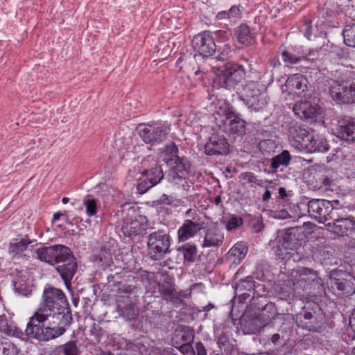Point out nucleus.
I'll list each match as a JSON object with an SVG mask.
<instances>
[{"label": "nucleus", "instance_id": "nucleus-9", "mask_svg": "<svg viewBox=\"0 0 355 355\" xmlns=\"http://www.w3.org/2000/svg\"><path fill=\"white\" fill-rule=\"evenodd\" d=\"M321 311L318 304L307 302L302 306V311L296 313L297 327L309 331H320L323 324Z\"/></svg>", "mask_w": 355, "mask_h": 355}, {"label": "nucleus", "instance_id": "nucleus-60", "mask_svg": "<svg viewBox=\"0 0 355 355\" xmlns=\"http://www.w3.org/2000/svg\"><path fill=\"white\" fill-rule=\"evenodd\" d=\"M184 216L187 218L186 220H192L196 222H200V217L198 211L196 209L189 208L184 213Z\"/></svg>", "mask_w": 355, "mask_h": 355}, {"label": "nucleus", "instance_id": "nucleus-54", "mask_svg": "<svg viewBox=\"0 0 355 355\" xmlns=\"http://www.w3.org/2000/svg\"><path fill=\"white\" fill-rule=\"evenodd\" d=\"M2 355H17L18 349L16 345L10 342H4L0 345Z\"/></svg>", "mask_w": 355, "mask_h": 355}, {"label": "nucleus", "instance_id": "nucleus-22", "mask_svg": "<svg viewBox=\"0 0 355 355\" xmlns=\"http://www.w3.org/2000/svg\"><path fill=\"white\" fill-rule=\"evenodd\" d=\"M230 144L223 135L213 134L205 145V153L209 156L224 155L229 152Z\"/></svg>", "mask_w": 355, "mask_h": 355}, {"label": "nucleus", "instance_id": "nucleus-38", "mask_svg": "<svg viewBox=\"0 0 355 355\" xmlns=\"http://www.w3.org/2000/svg\"><path fill=\"white\" fill-rule=\"evenodd\" d=\"M291 155L286 150H282L279 154L269 159L272 172H277L278 169L281 167H288L291 164Z\"/></svg>", "mask_w": 355, "mask_h": 355}, {"label": "nucleus", "instance_id": "nucleus-45", "mask_svg": "<svg viewBox=\"0 0 355 355\" xmlns=\"http://www.w3.org/2000/svg\"><path fill=\"white\" fill-rule=\"evenodd\" d=\"M141 223L137 220L123 223L121 232L126 237H132L141 234Z\"/></svg>", "mask_w": 355, "mask_h": 355}, {"label": "nucleus", "instance_id": "nucleus-40", "mask_svg": "<svg viewBox=\"0 0 355 355\" xmlns=\"http://www.w3.org/2000/svg\"><path fill=\"white\" fill-rule=\"evenodd\" d=\"M159 150L161 158L167 166H171L173 159L178 157V148L174 142H170Z\"/></svg>", "mask_w": 355, "mask_h": 355}, {"label": "nucleus", "instance_id": "nucleus-64", "mask_svg": "<svg viewBox=\"0 0 355 355\" xmlns=\"http://www.w3.org/2000/svg\"><path fill=\"white\" fill-rule=\"evenodd\" d=\"M12 323H10L6 318H0V331L7 335L10 331Z\"/></svg>", "mask_w": 355, "mask_h": 355}, {"label": "nucleus", "instance_id": "nucleus-20", "mask_svg": "<svg viewBox=\"0 0 355 355\" xmlns=\"http://www.w3.org/2000/svg\"><path fill=\"white\" fill-rule=\"evenodd\" d=\"M68 247L63 245H54L36 249V257L40 261L51 266H55L65 253H69Z\"/></svg>", "mask_w": 355, "mask_h": 355}, {"label": "nucleus", "instance_id": "nucleus-48", "mask_svg": "<svg viewBox=\"0 0 355 355\" xmlns=\"http://www.w3.org/2000/svg\"><path fill=\"white\" fill-rule=\"evenodd\" d=\"M188 178L189 174H170L168 181L178 187H182L184 190H187L189 187Z\"/></svg>", "mask_w": 355, "mask_h": 355}, {"label": "nucleus", "instance_id": "nucleus-58", "mask_svg": "<svg viewBox=\"0 0 355 355\" xmlns=\"http://www.w3.org/2000/svg\"><path fill=\"white\" fill-rule=\"evenodd\" d=\"M291 211V208H290V211H288L286 209L277 210L273 214V218L282 220L291 218L293 216Z\"/></svg>", "mask_w": 355, "mask_h": 355}, {"label": "nucleus", "instance_id": "nucleus-55", "mask_svg": "<svg viewBox=\"0 0 355 355\" xmlns=\"http://www.w3.org/2000/svg\"><path fill=\"white\" fill-rule=\"evenodd\" d=\"M155 185L152 183L146 178H144L143 180H140L137 186V189L139 193L144 194L147 192L150 188L155 187Z\"/></svg>", "mask_w": 355, "mask_h": 355}, {"label": "nucleus", "instance_id": "nucleus-14", "mask_svg": "<svg viewBox=\"0 0 355 355\" xmlns=\"http://www.w3.org/2000/svg\"><path fill=\"white\" fill-rule=\"evenodd\" d=\"M310 218L320 223L326 224L331 220L338 209L333 202L325 199H311Z\"/></svg>", "mask_w": 355, "mask_h": 355}, {"label": "nucleus", "instance_id": "nucleus-41", "mask_svg": "<svg viewBox=\"0 0 355 355\" xmlns=\"http://www.w3.org/2000/svg\"><path fill=\"white\" fill-rule=\"evenodd\" d=\"M223 242V234L217 229H209L207 232L205 239V247H218Z\"/></svg>", "mask_w": 355, "mask_h": 355}, {"label": "nucleus", "instance_id": "nucleus-2", "mask_svg": "<svg viewBox=\"0 0 355 355\" xmlns=\"http://www.w3.org/2000/svg\"><path fill=\"white\" fill-rule=\"evenodd\" d=\"M285 287H281L279 297L282 300L292 304L291 301L302 300L313 296H320L324 293L322 279L318 277L313 270L302 268L299 271L292 270L291 277H288L284 283Z\"/></svg>", "mask_w": 355, "mask_h": 355}, {"label": "nucleus", "instance_id": "nucleus-7", "mask_svg": "<svg viewBox=\"0 0 355 355\" xmlns=\"http://www.w3.org/2000/svg\"><path fill=\"white\" fill-rule=\"evenodd\" d=\"M329 93L338 104L355 103V73L348 71L343 77L334 80L329 87Z\"/></svg>", "mask_w": 355, "mask_h": 355}, {"label": "nucleus", "instance_id": "nucleus-1", "mask_svg": "<svg viewBox=\"0 0 355 355\" xmlns=\"http://www.w3.org/2000/svg\"><path fill=\"white\" fill-rule=\"evenodd\" d=\"M49 318V325L44 326L45 334L40 335L42 339H55L62 336L73 322L72 313L66 295L61 289L53 286L44 288L38 309L31 317L28 331H31V327L33 329L34 327L35 330H39L36 325H31L35 322L44 324Z\"/></svg>", "mask_w": 355, "mask_h": 355}, {"label": "nucleus", "instance_id": "nucleus-13", "mask_svg": "<svg viewBox=\"0 0 355 355\" xmlns=\"http://www.w3.org/2000/svg\"><path fill=\"white\" fill-rule=\"evenodd\" d=\"M192 46L196 53L193 58L196 62L209 58L216 53V44L209 31H203L195 35L192 40Z\"/></svg>", "mask_w": 355, "mask_h": 355}, {"label": "nucleus", "instance_id": "nucleus-61", "mask_svg": "<svg viewBox=\"0 0 355 355\" xmlns=\"http://www.w3.org/2000/svg\"><path fill=\"white\" fill-rule=\"evenodd\" d=\"M15 289L17 292L23 296L28 297L31 294L32 287L28 285H24L17 283L15 284Z\"/></svg>", "mask_w": 355, "mask_h": 355}, {"label": "nucleus", "instance_id": "nucleus-46", "mask_svg": "<svg viewBox=\"0 0 355 355\" xmlns=\"http://www.w3.org/2000/svg\"><path fill=\"white\" fill-rule=\"evenodd\" d=\"M260 323L262 322V319L257 315L250 318L248 321L245 322V324H243L244 328L248 327V334H257L261 331L263 328H270L269 326H261Z\"/></svg>", "mask_w": 355, "mask_h": 355}, {"label": "nucleus", "instance_id": "nucleus-18", "mask_svg": "<svg viewBox=\"0 0 355 355\" xmlns=\"http://www.w3.org/2000/svg\"><path fill=\"white\" fill-rule=\"evenodd\" d=\"M246 121L229 103L225 111V131L234 136H242L245 133Z\"/></svg>", "mask_w": 355, "mask_h": 355}, {"label": "nucleus", "instance_id": "nucleus-29", "mask_svg": "<svg viewBox=\"0 0 355 355\" xmlns=\"http://www.w3.org/2000/svg\"><path fill=\"white\" fill-rule=\"evenodd\" d=\"M338 3L331 1L325 2L322 6L318 8V17L322 19L321 22L327 27H336L338 22L334 19L337 15Z\"/></svg>", "mask_w": 355, "mask_h": 355}, {"label": "nucleus", "instance_id": "nucleus-51", "mask_svg": "<svg viewBox=\"0 0 355 355\" xmlns=\"http://www.w3.org/2000/svg\"><path fill=\"white\" fill-rule=\"evenodd\" d=\"M265 191L262 194L261 200L263 202H268L271 198L272 193L277 189V184L272 180H266L263 181Z\"/></svg>", "mask_w": 355, "mask_h": 355}, {"label": "nucleus", "instance_id": "nucleus-62", "mask_svg": "<svg viewBox=\"0 0 355 355\" xmlns=\"http://www.w3.org/2000/svg\"><path fill=\"white\" fill-rule=\"evenodd\" d=\"M293 196V193L291 190L287 191L284 187L278 188L277 198L283 200L284 202H287Z\"/></svg>", "mask_w": 355, "mask_h": 355}, {"label": "nucleus", "instance_id": "nucleus-43", "mask_svg": "<svg viewBox=\"0 0 355 355\" xmlns=\"http://www.w3.org/2000/svg\"><path fill=\"white\" fill-rule=\"evenodd\" d=\"M171 169L170 174H189L190 163L184 157H178L173 159L171 166H168Z\"/></svg>", "mask_w": 355, "mask_h": 355}, {"label": "nucleus", "instance_id": "nucleus-3", "mask_svg": "<svg viewBox=\"0 0 355 355\" xmlns=\"http://www.w3.org/2000/svg\"><path fill=\"white\" fill-rule=\"evenodd\" d=\"M300 240L297 237V230L291 228L278 230L273 241L272 248L277 259L282 261L285 266L291 259L295 262L297 249L300 246Z\"/></svg>", "mask_w": 355, "mask_h": 355}, {"label": "nucleus", "instance_id": "nucleus-16", "mask_svg": "<svg viewBox=\"0 0 355 355\" xmlns=\"http://www.w3.org/2000/svg\"><path fill=\"white\" fill-rule=\"evenodd\" d=\"M260 285H256L252 276H247L244 279H241L232 284L234 290L235 297H237L239 303L244 304L248 300L251 302L252 305L255 304L256 301V288ZM259 295L257 297H259Z\"/></svg>", "mask_w": 355, "mask_h": 355}, {"label": "nucleus", "instance_id": "nucleus-19", "mask_svg": "<svg viewBox=\"0 0 355 355\" xmlns=\"http://www.w3.org/2000/svg\"><path fill=\"white\" fill-rule=\"evenodd\" d=\"M141 175L152 182L155 185L158 184L164 177V174L157 158L148 155L141 163Z\"/></svg>", "mask_w": 355, "mask_h": 355}, {"label": "nucleus", "instance_id": "nucleus-56", "mask_svg": "<svg viewBox=\"0 0 355 355\" xmlns=\"http://www.w3.org/2000/svg\"><path fill=\"white\" fill-rule=\"evenodd\" d=\"M259 148L263 153H270L274 150L275 142L270 139L261 140L259 143Z\"/></svg>", "mask_w": 355, "mask_h": 355}, {"label": "nucleus", "instance_id": "nucleus-6", "mask_svg": "<svg viewBox=\"0 0 355 355\" xmlns=\"http://www.w3.org/2000/svg\"><path fill=\"white\" fill-rule=\"evenodd\" d=\"M147 250L149 257L153 260H162L171 251L172 238L167 227L155 229L147 236Z\"/></svg>", "mask_w": 355, "mask_h": 355}, {"label": "nucleus", "instance_id": "nucleus-42", "mask_svg": "<svg viewBox=\"0 0 355 355\" xmlns=\"http://www.w3.org/2000/svg\"><path fill=\"white\" fill-rule=\"evenodd\" d=\"M309 205H311V199L308 197L304 196L299 202L295 205H293V208L291 212L294 216L310 217L311 206Z\"/></svg>", "mask_w": 355, "mask_h": 355}, {"label": "nucleus", "instance_id": "nucleus-8", "mask_svg": "<svg viewBox=\"0 0 355 355\" xmlns=\"http://www.w3.org/2000/svg\"><path fill=\"white\" fill-rule=\"evenodd\" d=\"M327 284L329 289L337 296L349 297L355 293V277L343 270L330 271Z\"/></svg>", "mask_w": 355, "mask_h": 355}, {"label": "nucleus", "instance_id": "nucleus-4", "mask_svg": "<svg viewBox=\"0 0 355 355\" xmlns=\"http://www.w3.org/2000/svg\"><path fill=\"white\" fill-rule=\"evenodd\" d=\"M293 135V146L305 153H326L330 146L327 140L321 135H315L313 130L298 126Z\"/></svg>", "mask_w": 355, "mask_h": 355}, {"label": "nucleus", "instance_id": "nucleus-63", "mask_svg": "<svg viewBox=\"0 0 355 355\" xmlns=\"http://www.w3.org/2000/svg\"><path fill=\"white\" fill-rule=\"evenodd\" d=\"M230 51L229 47H225L221 51H220V49L218 51L216 49V53H214L216 54L215 58L219 61H225L228 59Z\"/></svg>", "mask_w": 355, "mask_h": 355}, {"label": "nucleus", "instance_id": "nucleus-25", "mask_svg": "<svg viewBox=\"0 0 355 355\" xmlns=\"http://www.w3.org/2000/svg\"><path fill=\"white\" fill-rule=\"evenodd\" d=\"M308 83L305 76L295 73L287 78L285 86L290 94L294 93L297 96L305 97L308 91Z\"/></svg>", "mask_w": 355, "mask_h": 355}, {"label": "nucleus", "instance_id": "nucleus-53", "mask_svg": "<svg viewBox=\"0 0 355 355\" xmlns=\"http://www.w3.org/2000/svg\"><path fill=\"white\" fill-rule=\"evenodd\" d=\"M243 223V219L236 215H232L225 224V228L227 231L230 232L239 227L241 226Z\"/></svg>", "mask_w": 355, "mask_h": 355}, {"label": "nucleus", "instance_id": "nucleus-34", "mask_svg": "<svg viewBox=\"0 0 355 355\" xmlns=\"http://www.w3.org/2000/svg\"><path fill=\"white\" fill-rule=\"evenodd\" d=\"M236 39L240 44L251 46L255 42V33L246 24H242L235 30Z\"/></svg>", "mask_w": 355, "mask_h": 355}, {"label": "nucleus", "instance_id": "nucleus-57", "mask_svg": "<svg viewBox=\"0 0 355 355\" xmlns=\"http://www.w3.org/2000/svg\"><path fill=\"white\" fill-rule=\"evenodd\" d=\"M311 23V20L307 19L304 21V24L301 26V32L303 33L304 37H306L308 40H311V37L312 35L313 28Z\"/></svg>", "mask_w": 355, "mask_h": 355}, {"label": "nucleus", "instance_id": "nucleus-37", "mask_svg": "<svg viewBox=\"0 0 355 355\" xmlns=\"http://www.w3.org/2000/svg\"><path fill=\"white\" fill-rule=\"evenodd\" d=\"M178 251L183 256L185 264L190 266L193 263L198 257L197 246L191 243H187L178 247Z\"/></svg>", "mask_w": 355, "mask_h": 355}, {"label": "nucleus", "instance_id": "nucleus-28", "mask_svg": "<svg viewBox=\"0 0 355 355\" xmlns=\"http://www.w3.org/2000/svg\"><path fill=\"white\" fill-rule=\"evenodd\" d=\"M203 223L192 220H184L178 230L177 238L179 243H184L195 237L202 229Z\"/></svg>", "mask_w": 355, "mask_h": 355}, {"label": "nucleus", "instance_id": "nucleus-5", "mask_svg": "<svg viewBox=\"0 0 355 355\" xmlns=\"http://www.w3.org/2000/svg\"><path fill=\"white\" fill-rule=\"evenodd\" d=\"M246 77V70L238 62H228L221 67L213 80V87L235 90Z\"/></svg>", "mask_w": 355, "mask_h": 355}, {"label": "nucleus", "instance_id": "nucleus-47", "mask_svg": "<svg viewBox=\"0 0 355 355\" xmlns=\"http://www.w3.org/2000/svg\"><path fill=\"white\" fill-rule=\"evenodd\" d=\"M97 203L98 200L92 195H87L84 198L83 205L86 208V215L88 217H92L96 214L98 209Z\"/></svg>", "mask_w": 355, "mask_h": 355}, {"label": "nucleus", "instance_id": "nucleus-26", "mask_svg": "<svg viewBox=\"0 0 355 355\" xmlns=\"http://www.w3.org/2000/svg\"><path fill=\"white\" fill-rule=\"evenodd\" d=\"M259 297L261 299V303L264 304V305L257 306L255 304L253 306H255L256 309L260 311L258 316L262 319L263 322L260 323V324L261 326H269L270 327L272 321H274L278 315H281L277 313V310L274 303H266V298L265 296L260 295Z\"/></svg>", "mask_w": 355, "mask_h": 355}, {"label": "nucleus", "instance_id": "nucleus-11", "mask_svg": "<svg viewBox=\"0 0 355 355\" xmlns=\"http://www.w3.org/2000/svg\"><path fill=\"white\" fill-rule=\"evenodd\" d=\"M236 93L239 99L248 109L259 111L266 104L264 94L261 92L258 85L253 81H246Z\"/></svg>", "mask_w": 355, "mask_h": 355}, {"label": "nucleus", "instance_id": "nucleus-32", "mask_svg": "<svg viewBox=\"0 0 355 355\" xmlns=\"http://www.w3.org/2000/svg\"><path fill=\"white\" fill-rule=\"evenodd\" d=\"M248 76L250 79L248 81H253L254 83H257L258 86L260 83L262 86L265 87L273 82L272 73L268 72L266 68H263L260 71H256L250 68Z\"/></svg>", "mask_w": 355, "mask_h": 355}, {"label": "nucleus", "instance_id": "nucleus-50", "mask_svg": "<svg viewBox=\"0 0 355 355\" xmlns=\"http://www.w3.org/2000/svg\"><path fill=\"white\" fill-rule=\"evenodd\" d=\"M245 218H248L249 226L254 232H260L263 230L264 225L260 215L247 214Z\"/></svg>", "mask_w": 355, "mask_h": 355}, {"label": "nucleus", "instance_id": "nucleus-15", "mask_svg": "<svg viewBox=\"0 0 355 355\" xmlns=\"http://www.w3.org/2000/svg\"><path fill=\"white\" fill-rule=\"evenodd\" d=\"M68 252L69 253H65L62 255L58 261V263L55 264V270L60 275L66 288L69 290L71 287V280L78 269V264L69 248H68Z\"/></svg>", "mask_w": 355, "mask_h": 355}, {"label": "nucleus", "instance_id": "nucleus-30", "mask_svg": "<svg viewBox=\"0 0 355 355\" xmlns=\"http://www.w3.org/2000/svg\"><path fill=\"white\" fill-rule=\"evenodd\" d=\"M35 241L31 240L27 236L21 239H14L9 243L8 246V253L12 257V258H24L29 257V256L26 255L24 252L27 250L29 247L30 250L33 248V245H31Z\"/></svg>", "mask_w": 355, "mask_h": 355}, {"label": "nucleus", "instance_id": "nucleus-44", "mask_svg": "<svg viewBox=\"0 0 355 355\" xmlns=\"http://www.w3.org/2000/svg\"><path fill=\"white\" fill-rule=\"evenodd\" d=\"M341 34L344 44L349 47L355 48V21L346 24Z\"/></svg>", "mask_w": 355, "mask_h": 355}, {"label": "nucleus", "instance_id": "nucleus-33", "mask_svg": "<svg viewBox=\"0 0 355 355\" xmlns=\"http://www.w3.org/2000/svg\"><path fill=\"white\" fill-rule=\"evenodd\" d=\"M248 248L243 242L236 243L227 252V259L232 264L239 265L245 257Z\"/></svg>", "mask_w": 355, "mask_h": 355}, {"label": "nucleus", "instance_id": "nucleus-24", "mask_svg": "<svg viewBox=\"0 0 355 355\" xmlns=\"http://www.w3.org/2000/svg\"><path fill=\"white\" fill-rule=\"evenodd\" d=\"M30 324L31 318L29 319V321L27 323L26 328L24 332H23V331L21 329L15 326L12 324L10 329L11 332L8 334V336H12L21 338V340H26V338L35 339L40 342H46L51 340H53V338H49L47 339H42L41 338H40V335L45 334L46 329L44 328V324H37V322H34V324H33L32 326L33 327V325H36L37 327H38L39 330H35L34 328L33 329V332L31 333V331H28V327ZM30 330L32 331L31 329Z\"/></svg>", "mask_w": 355, "mask_h": 355}, {"label": "nucleus", "instance_id": "nucleus-27", "mask_svg": "<svg viewBox=\"0 0 355 355\" xmlns=\"http://www.w3.org/2000/svg\"><path fill=\"white\" fill-rule=\"evenodd\" d=\"M270 327L277 329L281 334L283 343H286L289 339L294 329V318L290 315H278L272 321Z\"/></svg>", "mask_w": 355, "mask_h": 355}, {"label": "nucleus", "instance_id": "nucleus-12", "mask_svg": "<svg viewBox=\"0 0 355 355\" xmlns=\"http://www.w3.org/2000/svg\"><path fill=\"white\" fill-rule=\"evenodd\" d=\"M326 226L338 236H349L355 232V218L338 208Z\"/></svg>", "mask_w": 355, "mask_h": 355}, {"label": "nucleus", "instance_id": "nucleus-35", "mask_svg": "<svg viewBox=\"0 0 355 355\" xmlns=\"http://www.w3.org/2000/svg\"><path fill=\"white\" fill-rule=\"evenodd\" d=\"M279 54L284 66L288 68H293L295 65L299 64L303 60L307 58L304 54H300V53H295L286 49L283 50L279 49Z\"/></svg>", "mask_w": 355, "mask_h": 355}, {"label": "nucleus", "instance_id": "nucleus-17", "mask_svg": "<svg viewBox=\"0 0 355 355\" xmlns=\"http://www.w3.org/2000/svg\"><path fill=\"white\" fill-rule=\"evenodd\" d=\"M116 242L114 239L103 243L99 250H95L92 255V261L103 269L113 265V256L115 254Z\"/></svg>", "mask_w": 355, "mask_h": 355}, {"label": "nucleus", "instance_id": "nucleus-21", "mask_svg": "<svg viewBox=\"0 0 355 355\" xmlns=\"http://www.w3.org/2000/svg\"><path fill=\"white\" fill-rule=\"evenodd\" d=\"M241 6L232 5L227 10L218 12L214 18V24L222 27H232L242 18Z\"/></svg>", "mask_w": 355, "mask_h": 355}, {"label": "nucleus", "instance_id": "nucleus-49", "mask_svg": "<svg viewBox=\"0 0 355 355\" xmlns=\"http://www.w3.org/2000/svg\"><path fill=\"white\" fill-rule=\"evenodd\" d=\"M137 288L132 284L120 282L119 286V293L121 298H127V301L132 300L135 297Z\"/></svg>", "mask_w": 355, "mask_h": 355}, {"label": "nucleus", "instance_id": "nucleus-52", "mask_svg": "<svg viewBox=\"0 0 355 355\" xmlns=\"http://www.w3.org/2000/svg\"><path fill=\"white\" fill-rule=\"evenodd\" d=\"M63 355H79L77 345L75 341H69L60 346Z\"/></svg>", "mask_w": 355, "mask_h": 355}, {"label": "nucleus", "instance_id": "nucleus-59", "mask_svg": "<svg viewBox=\"0 0 355 355\" xmlns=\"http://www.w3.org/2000/svg\"><path fill=\"white\" fill-rule=\"evenodd\" d=\"M243 178L247 179L250 183H255L259 187H263V180H257L256 175L252 172L241 173Z\"/></svg>", "mask_w": 355, "mask_h": 355}, {"label": "nucleus", "instance_id": "nucleus-39", "mask_svg": "<svg viewBox=\"0 0 355 355\" xmlns=\"http://www.w3.org/2000/svg\"><path fill=\"white\" fill-rule=\"evenodd\" d=\"M118 308L121 315L128 320H132L137 318L139 314V310L132 300L125 301L119 300Z\"/></svg>", "mask_w": 355, "mask_h": 355}, {"label": "nucleus", "instance_id": "nucleus-36", "mask_svg": "<svg viewBox=\"0 0 355 355\" xmlns=\"http://www.w3.org/2000/svg\"><path fill=\"white\" fill-rule=\"evenodd\" d=\"M293 112L300 118L312 119L315 115L316 108L308 101H297L293 106Z\"/></svg>", "mask_w": 355, "mask_h": 355}, {"label": "nucleus", "instance_id": "nucleus-31", "mask_svg": "<svg viewBox=\"0 0 355 355\" xmlns=\"http://www.w3.org/2000/svg\"><path fill=\"white\" fill-rule=\"evenodd\" d=\"M334 254L333 249L328 245H317L312 249V258L321 265H328Z\"/></svg>", "mask_w": 355, "mask_h": 355}, {"label": "nucleus", "instance_id": "nucleus-23", "mask_svg": "<svg viewBox=\"0 0 355 355\" xmlns=\"http://www.w3.org/2000/svg\"><path fill=\"white\" fill-rule=\"evenodd\" d=\"M336 136L348 143L355 144V118L349 116L340 118L336 127Z\"/></svg>", "mask_w": 355, "mask_h": 355}, {"label": "nucleus", "instance_id": "nucleus-10", "mask_svg": "<svg viewBox=\"0 0 355 355\" xmlns=\"http://www.w3.org/2000/svg\"><path fill=\"white\" fill-rule=\"evenodd\" d=\"M136 130L141 139L152 146L163 141L170 131L169 126L161 121L152 124L139 123Z\"/></svg>", "mask_w": 355, "mask_h": 355}]
</instances>
